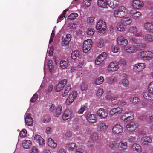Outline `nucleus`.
Here are the masks:
<instances>
[{
    "mask_svg": "<svg viewBox=\"0 0 153 153\" xmlns=\"http://www.w3.org/2000/svg\"><path fill=\"white\" fill-rule=\"evenodd\" d=\"M128 13V10L126 8L121 6L113 11V15L115 18H122L126 16Z\"/></svg>",
    "mask_w": 153,
    "mask_h": 153,
    "instance_id": "f257e3e1",
    "label": "nucleus"
},
{
    "mask_svg": "<svg viewBox=\"0 0 153 153\" xmlns=\"http://www.w3.org/2000/svg\"><path fill=\"white\" fill-rule=\"evenodd\" d=\"M143 96L145 100H153V81L149 83L148 85V91H144Z\"/></svg>",
    "mask_w": 153,
    "mask_h": 153,
    "instance_id": "f03ea898",
    "label": "nucleus"
},
{
    "mask_svg": "<svg viewBox=\"0 0 153 153\" xmlns=\"http://www.w3.org/2000/svg\"><path fill=\"white\" fill-rule=\"evenodd\" d=\"M138 56L141 59L150 60L153 58V53L148 51H141L138 53Z\"/></svg>",
    "mask_w": 153,
    "mask_h": 153,
    "instance_id": "7ed1b4c3",
    "label": "nucleus"
},
{
    "mask_svg": "<svg viewBox=\"0 0 153 153\" xmlns=\"http://www.w3.org/2000/svg\"><path fill=\"white\" fill-rule=\"evenodd\" d=\"M106 29V25L105 22L102 20H100L97 22L96 25V29L98 32L101 34L105 33Z\"/></svg>",
    "mask_w": 153,
    "mask_h": 153,
    "instance_id": "20e7f679",
    "label": "nucleus"
},
{
    "mask_svg": "<svg viewBox=\"0 0 153 153\" xmlns=\"http://www.w3.org/2000/svg\"><path fill=\"white\" fill-rule=\"evenodd\" d=\"M141 44L138 43L136 45L128 46L124 48V50L127 53H134L137 51L139 49L141 48Z\"/></svg>",
    "mask_w": 153,
    "mask_h": 153,
    "instance_id": "39448f33",
    "label": "nucleus"
},
{
    "mask_svg": "<svg viewBox=\"0 0 153 153\" xmlns=\"http://www.w3.org/2000/svg\"><path fill=\"white\" fill-rule=\"evenodd\" d=\"M93 42L92 40L90 39H88L85 40L83 45V51L84 53H87L91 49Z\"/></svg>",
    "mask_w": 153,
    "mask_h": 153,
    "instance_id": "423d86ee",
    "label": "nucleus"
},
{
    "mask_svg": "<svg viewBox=\"0 0 153 153\" xmlns=\"http://www.w3.org/2000/svg\"><path fill=\"white\" fill-rule=\"evenodd\" d=\"M123 131V128L120 124H117L114 126L111 129L112 133L114 135L122 134Z\"/></svg>",
    "mask_w": 153,
    "mask_h": 153,
    "instance_id": "0eeeda50",
    "label": "nucleus"
},
{
    "mask_svg": "<svg viewBox=\"0 0 153 153\" xmlns=\"http://www.w3.org/2000/svg\"><path fill=\"white\" fill-rule=\"evenodd\" d=\"M97 114L99 118L101 120H105L108 117V111L104 108H100L97 112Z\"/></svg>",
    "mask_w": 153,
    "mask_h": 153,
    "instance_id": "6e6552de",
    "label": "nucleus"
},
{
    "mask_svg": "<svg viewBox=\"0 0 153 153\" xmlns=\"http://www.w3.org/2000/svg\"><path fill=\"white\" fill-rule=\"evenodd\" d=\"M138 127L137 123L133 121L128 123L126 125L127 130L130 132H132L135 131Z\"/></svg>",
    "mask_w": 153,
    "mask_h": 153,
    "instance_id": "1a4fd4ad",
    "label": "nucleus"
},
{
    "mask_svg": "<svg viewBox=\"0 0 153 153\" xmlns=\"http://www.w3.org/2000/svg\"><path fill=\"white\" fill-rule=\"evenodd\" d=\"M86 118L87 122L90 124H95L97 121V118L94 114H87Z\"/></svg>",
    "mask_w": 153,
    "mask_h": 153,
    "instance_id": "9d476101",
    "label": "nucleus"
},
{
    "mask_svg": "<svg viewBox=\"0 0 153 153\" xmlns=\"http://www.w3.org/2000/svg\"><path fill=\"white\" fill-rule=\"evenodd\" d=\"M130 118L132 119L134 118V114L133 112H126L121 116L120 120L121 121L123 122Z\"/></svg>",
    "mask_w": 153,
    "mask_h": 153,
    "instance_id": "9b49d317",
    "label": "nucleus"
},
{
    "mask_svg": "<svg viewBox=\"0 0 153 153\" xmlns=\"http://www.w3.org/2000/svg\"><path fill=\"white\" fill-rule=\"evenodd\" d=\"M117 43L119 46L122 47H124L127 45L128 41L123 36H120L117 38Z\"/></svg>",
    "mask_w": 153,
    "mask_h": 153,
    "instance_id": "f8f14e48",
    "label": "nucleus"
},
{
    "mask_svg": "<svg viewBox=\"0 0 153 153\" xmlns=\"http://www.w3.org/2000/svg\"><path fill=\"white\" fill-rule=\"evenodd\" d=\"M119 63L117 62L110 63L108 68V70L110 72H113L117 71L119 68Z\"/></svg>",
    "mask_w": 153,
    "mask_h": 153,
    "instance_id": "ddd939ff",
    "label": "nucleus"
},
{
    "mask_svg": "<svg viewBox=\"0 0 153 153\" xmlns=\"http://www.w3.org/2000/svg\"><path fill=\"white\" fill-rule=\"evenodd\" d=\"M130 16L134 19H138L141 16L140 12L137 11L133 9L131 10L129 12Z\"/></svg>",
    "mask_w": 153,
    "mask_h": 153,
    "instance_id": "4468645a",
    "label": "nucleus"
},
{
    "mask_svg": "<svg viewBox=\"0 0 153 153\" xmlns=\"http://www.w3.org/2000/svg\"><path fill=\"white\" fill-rule=\"evenodd\" d=\"M132 5L134 8L139 9L143 7L144 4L140 0H134L132 1Z\"/></svg>",
    "mask_w": 153,
    "mask_h": 153,
    "instance_id": "2eb2a0df",
    "label": "nucleus"
},
{
    "mask_svg": "<svg viewBox=\"0 0 153 153\" xmlns=\"http://www.w3.org/2000/svg\"><path fill=\"white\" fill-rule=\"evenodd\" d=\"M145 64L143 63H139L135 64L133 66V69L136 72L142 71L145 68Z\"/></svg>",
    "mask_w": 153,
    "mask_h": 153,
    "instance_id": "dca6fc26",
    "label": "nucleus"
},
{
    "mask_svg": "<svg viewBox=\"0 0 153 153\" xmlns=\"http://www.w3.org/2000/svg\"><path fill=\"white\" fill-rule=\"evenodd\" d=\"M107 0V7L108 6L111 9H114L119 5L118 0Z\"/></svg>",
    "mask_w": 153,
    "mask_h": 153,
    "instance_id": "f3484780",
    "label": "nucleus"
},
{
    "mask_svg": "<svg viewBox=\"0 0 153 153\" xmlns=\"http://www.w3.org/2000/svg\"><path fill=\"white\" fill-rule=\"evenodd\" d=\"M77 95L76 91H74L70 93L68 97V104L72 103L76 98Z\"/></svg>",
    "mask_w": 153,
    "mask_h": 153,
    "instance_id": "a211bd4d",
    "label": "nucleus"
},
{
    "mask_svg": "<svg viewBox=\"0 0 153 153\" xmlns=\"http://www.w3.org/2000/svg\"><path fill=\"white\" fill-rule=\"evenodd\" d=\"M30 113L27 112L25 114V124L28 126H30L33 124V120L31 117Z\"/></svg>",
    "mask_w": 153,
    "mask_h": 153,
    "instance_id": "6ab92c4d",
    "label": "nucleus"
},
{
    "mask_svg": "<svg viewBox=\"0 0 153 153\" xmlns=\"http://www.w3.org/2000/svg\"><path fill=\"white\" fill-rule=\"evenodd\" d=\"M123 111V108L120 107H117L113 108L110 110L109 114L111 116H113L115 114H121Z\"/></svg>",
    "mask_w": 153,
    "mask_h": 153,
    "instance_id": "aec40b11",
    "label": "nucleus"
},
{
    "mask_svg": "<svg viewBox=\"0 0 153 153\" xmlns=\"http://www.w3.org/2000/svg\"><path fill=\"white\" fill-rule=\"evenodd\" d=\"M108 128V126L106 123L101 122L97 126V129L98 130L102 131L105 132L106 131Z\"/></svg>",
    "mask_w": 153,
    "mask_h": 153,
    "instance_id": "412c9836",
    "label": "nucleus"
},
{
    "mask_svg": "<svg viewBox=\"0 0 153 153\" xmlns=\"http://www.w3.org/2000/svg\"><path fill=\"white\" fill-rule=\"evenodd\" d=\"M131 148L132 150L136 151L138 153H140L142 151L141 146L140 144L137 143H134L132 144Z\"/></svg>",
    "mask_w": 153,
    "mask_h": 153,
    "instance_id": "4be33fe9",
    "label": "nucleus"
},
{
    "mask_svg": "<svg viewBox=\"0 0 153 153\" xmlns=\"http://www.w3.org/2000/svg\"><path fill=\"white\" fill-rule=\"evenodd\" d=\"M67 83L66 80L62 81L57 84L56 87V91L57 92L60 91L64 87Z\"/></svg>",
    "mask_w": 153,
    "mask_h": 153,
    "instance_id": "5701e85b",
    "label": "nucleus"
},
{
    "mask_svg": "<svg viewBox=\"0 0 153 153\" xmlns=\"http://www.w3.org/2000/svg\"><path fill=\"white\" fill-rule=\"evenodd\" d=\"M152 142V140L150 137L146 136L143 137L141 140L142 145L144 146H147Z\"/></svg>",
    "mask_w": 153,
    "mask_h": 153,
    "instance_id": "b1692460",
    "label": "nucleus"
},
{
    "mask_svg": "<svg viewBox=\"0 0 153 153\" xmlns=\"http://www.w3.org/2000/svg\"><path fill=\"white\" fill-rule=\"evenodd\" d=\"M144 29L147 31L153 33V22H148L144 24Z\"/></svg>",
    "mask_w": 153,
    "mask_h": 153,
    "instance_id": "393cba45",
    "label": "nucleus"
},
{
    "mask_svg": "<svg viewBox=\"0 0 153 153\" xmlns=\"http://www.w3.org/2000/svg\"><path fill=\"white\" fill-rule=\"evenodd\" d=\"M47 144L48 146L51 148H55L57 146V143L51 137L48 138Z\"/></svg>",
    "mask_w": 153,
    "mask_h": 153,
    "instance_id": "a878e982",
    "label": "nucleus"
},
{
    "mask_svg": "<svg viewBox=\"0 0 153 153\" xmlns=\"http://www.w3.org/2000/svg\"><path fill=\"white\" fill-rule=\"evenodd\" d=\"M34 138L35 141L38 143L40 146H43L45 145V142L44 140L40 135H35Z\"/></svg>",
    "mask_w": 153,
    "mask_h": 153,
    "instance_id": "bb28decb",
    "label": "nucleus"
},
{
    "mask_svg": "<svg viewBox=\"0 0 153 153\" xmlns=\"http://www.w3.org/2000/svg\"><path fill=\"white\" fill-rule=\"evenodd\" d=\"M118 147L122 151L126 150L128 147L127 143L126 142L121 141L119 143Z\"/></svg>",
    "mask_w": 153,
    "mask_h": 153,
    "instance_id": "cd10ccee",
    "label": "nucleus"
},
{
    "mask_svg": "<svg viewBox=\"0 0 153 153\" xmlns=\"http://www.w3.org/2000/svg\"><path fill=\"white\" fill-rule=\"evenodd\" d=\"M107 0H98V5L101 8H107Z\"/></svg>",
    "mask_w": 153,
    "mask_h": 153,
    "instance_id": "c85d7f7f",
    "label": "nucleus"
},
{
    "mask_svg": "<svg viewBox=\"0 0 153 153\" xmlns=\"http://www.w3.org/2000/svg\"><path fill=\"white\" fill-rule=\"evenodd\" d=\"M117 30L119 32H123L125 31V28L123 23L121 22L117 23L116 26Z\"/></svg>",
    "mask_w": 153,
    "mask_h": 153,
    "instance_id": "c756f323",
    "label": "nucleus"
},
{
    "mask_svg": "<svg viewBox=\"0 0 153 153\" xmlns=\"http://www.w3.org/2000/svg\"><path fill=\"white\" fill-rule=\"evenodd\" d=\"M104 81V78L103 76H100L97 77L94 80V83L97 85L102 84Z\"/></svg>",
    "mask_w": 153,
    "mask_h": 153,
    "instance_id": "7c9ffc66",
    "label": "nucleus"
},
{
    "mask_svg": "<svg viewBox=\"0 0 153 153\" xmlns=\"http://www.w3.org/2000/svg\"><path fill=\"white\" fill-rule=\"evenodd\" d=\"M31 142L30 140H25L23 141L22 146L25 149H27L30 146Z\"/></svg>",
    "mask_w": 153,
    "mask_h": 153,
    "instance_id": "2f4dec72",
    "label": "nucleus"
},
{
    "mask_svg": "<svg viewBox=\"0 0 153 153\" xmlns=\"http://www.w3.org/2000/svg\"><path fill=\"white\" fill-rule=\"evenodd\" d=\"M99 133L96 131H94L90 135V138L93 141H96L99 139Z\"/></svg>",
    "mask_w": 153,
    "mask_h": 153,
    "instance_id": "473e14b6",
    "label": "nucleus"
},
{
    "mask_svg": "<svg viewBox=\"0 0 153 153\" xmlns=\"http://www.w3.org/2000/svg\"><path fill=\"white\" fill-rule=\"evenodd\" d=\"M120 22L123 23V24H124L125 25H128L131 22V20L130 18L128 17H124L122 18L121 19Z\"/></svg>",
    "mask_w": 153,
    "mask_h": 153,
    "instance_id": "72a5a7b5",
    "label": "nucleus"
},
{
    "mask_svg": "<svg viewBox=\"0 0 153 153\" xmlns=\"http://www.w3.org/2000/svg\"><path fill=\"white\" fill-rule=\"evenodd\" d=\"M62 110V107L60 105L58 106L54 111V116L55 117H58L61 114Z\"/></svg>",
    "mask_w": 153,
    "mask_h": 153,
    "instance_id": "f704fd0d",
    "label": "nucleus"
},
{
    "mask_svg": "<svg viewBox=\"0 0 153 153\" xmlns=\"http://www.w3.org/2000/svg\"><path fill=\"white\" fill-rule=\"evenodd\" d=\"M117 97L115 96L112 95L111 92H109L107 93L105 96V98L110 101H113L117 99Z\"/></svg>",
    "mask_w": 153,
    "mask_h": 153,
    "instance_id": "c9c22d12",
    "label": "nucleus"
},
{
    "mask_svg": "<svg viewBox=\"0 0 153 153\" xmlns=\"http://www.w3.org/2000/svg\"><path fill=\"white\" fill-rule=\"evenodd\" d=\"M144 39L146 41L151 42L153 41V36L150 34H146L143 36Z\"/></svg>",
    "mask_w": 153,
    "mask_h": 153,
    "instance_id": "e433bc0d",
    "label": "nucleus"
},
{
    "mask_svg": "<svg viewBox=\"0 0 153 153\" xmlns=\"http://www.w3.org/2000/svg\"><path fill=\"white\" fill-rule=\"evenodd\" d=\"M79 52L76 50L73 51L71 53V57L72 59L74 60H76L77 58L79 56Z\"/></svg>",
    "mask_w": 153,
    "mask_h": 153,
    "instance_id": "4c0bfd02",
    "label": "nucleus"
},
{
    "mask_svg": "<svg viewBox=\"0 0 153 153\" xmlns=\"http://www.w3.org/2000/svg\"><path fill=\"white\" fill-rule=\"evenodd\" d=\"M92 2V0H84L83 6L85 8L88 7Z\"/></svg>",
    "mask_w": 153,
    "mask_h": 153,
    "instance_id": "58836bf2",
    "label": "nucleus"
},
{
    "mask_svg": "<svg viewBox=\"0 0 153 153\" xmlns=\"http://www.w3.org/2000/svg\"><path fill=\"white\" fill-rule=\"evenodd\" d=\"M94 18L93 17H90L87 18V23L90 25H92L94 23Z\"/></svg>",
    "mask_w": 153,
    "mask_h": 153,
    "instance_id": "ea45409f",
    "label": "nucleus"
},
{
    "mask_svg": "<svg viewBox=\"0 0 153 153\" xmlns=\"http://www.w3.org/2000/svg\"><path fill=\"white\" fill-rule=\"evenodd\" d=\"M117 145V143L115 141H111L108 143V146L112 150L114 149Z\"/></svg>",
    "mask_w": 153,
    "mask_h": 153,
    "instance_id": "a19ab883",
    "label": "nucleus"
},
{
    "mask_svg": "<svg viewBox=\"0 0 153 153\" xmlns=\"http://www.w3.org/2000/svg\"><path fill=\"white\" fill-rule=\"evenodd\" d=\"M97 46L99 48H102L104 45L103 40L102 39H99L97 42Z\"/></svg>",
    "mask_w": 153,
    "mask_h": 153,
    "instance_id": "79ce46f5",
    "label": "nucleus"
},
{
    "mask_svg": "<svg viewBox=\"0 0 153 153\" xmlns=\"http://www.w3.org/2000/svg\"><path fill=\"white\" fill-rule=\"evenodd\" d=\"M103 93V90L102 88L98 89L96 93V95L97 97L100 98L102 95Z\"/></svg>",
    "mask_w": 153,
    "mask_h": 153,
    "instance_id": "37998d69",
    "label": "nucleus"
},
{
    "mask_svg": "<svg viewBox=\"0 0 153 153\" xmlns=\"http://www.w3.org/2000/svg\"><path fill=\"white\" fill-rule=\"evenodd\" d=\"M48 66L49 69V71L51 72L53 68V63L52 61L51 60H49L48 62Z\"/></svg>",
    "mask_w": 153,
    "mask_h": 153,
    "instance_id": "c03bdc74",
    "label": "nucleus"
},
{
    "mask_svg": "<svg viewBox=\"0 0 153 153\" xmlns=\"http://www.w3.org/2000/svg\"><path fill=\"white\" fill-rule=\"evenodd\" d=\"M95 32V30L93 28H89L86 31V33L88 35L92 36Z\"/></svg>",
    "mask_w": 153,
    "mask_h": 153,
    "instance_id": "a18cd8bd",
    "label": "nucleus"
},
{
    "mask_svg": "<svg viewBox=\"0 0 153 153\" xmlns=\"http://www.w3.org/2000/svg\"><path fill=\"white\" fill-rule=\"evenodd\" d=\"M78 16V15L77 13H72L68 16V19L74 20Z\"/></svg>",
    "mask_w": 153,
    "mask_h": 153,
    "instance_id": "49530a36",
    "label": "nucleus"
},
{
    "mask_svg": "<svg viewBox=\"0 0 153 153\" xmlns=\"http://www.w3.org/2000/svg\"><path fill=\"white\" fill-rule=\"evenodd\" d=\"M129 31L130 33L135 34L137 32L138 30L136 27H131L129 28Z\"/></svg>",
    "mask_w": 153,
    "mask_h": 153,
    "instance_id": "de8ad7c7",
    "label": "nucleus"
},
{
    "mask_svg": "<svg viewBox=\"0 0 153 153\" xmlns=\"http://www.w3.org/2000/svg\"><path fill=\"white\" fill-rule=\"evenodd\" d=\"M61 44L62 46L65 47L67 45V35L65 37H63L62 39Z\"/></svg>",
    "mask_w": 153,
    "mask_h": 153,
    "instance_id": "09e8293b",
    "label": "nucleus"
},
{
    "mask_svg": "<svg viewBox=\"0 0 153 153\" xmlns=\"http://www.w3.org/2000/svg\"><path fill=\"white\" fill-rule=\"evenodd\" d=\"M66 10H65L63 12L62 14L59 16L57 20V23H58L59 22H60L61 20H62L63 18L65 16V15L66 14Z\"/></svg>",
    "mask_w": 153,
    "mask_h": 153,
    "instance_id": "8fccbe9b",
    "label": "nucleus"
},
{
    "mask_svg": "<svg viewBox=\"0 0 153 153\" xmlns=\"http://www.w3.org/2000/svg\"><path fill=\"white\" fill-rule=\"evenodd\" d=\"M107 56V54L105 52L102 53L98 57L103 62L106 58Z\"/></svg>",
    "mask_w": 153,
    "mask_h": 153,
    "instance_id": "3c124183",
    "label": "nucleus"
},
{
    "mask_svg": "<svg viewBox=\"0 0 153 153\" xmlns=\"http://www.w3.org/2000/svg\"><path fill=\"white\" fill-rule=\"evenodd\" d=\"M87 109V107L84 105H82L80 108L78 110V113L79 114H82Z\"/></svg>",
    "mask_w": 153,
    "mask_h": 153,
    "instance_id": "603ef678",
    "label": "nucleus"
},
{
    "mask_svg": "<svg viewBox=\"0 0 153 153\" xmlns=\"http://www.w3.org/2000/svg\"><path fill=\"white\" fill-rule=\"evenodd\" d=\"M60 66L62 68H65L67 66V62L65 60L61 61L60 63Z\"/></svg>",
    "mask_w": 153,
    "mask_h": 153,
    "instance_id": "864d4df0",
    "label": "nucleus"
},
{
    "mask_svg": "<svg viewBox=\"0 0 153 153\" xmlns=\"http://www.w3.org/2000/svg\"><path fill=\"white\" fill-rule=\"evenodd\" d=\"M126 102L123 100H119L117 102V105L120 107H123L126 105Z\"/></svg>",
    "mask_w": 153,
    "mask_h": 153,
    "instance_id": "5fc2aeb1",
    "label": "nucleus"
},
{
    "mask_svg": "<svg viewBox=\"0 0 153 153\" xmlns=\"http://www.w3.org/2000/svg\"><path fill=\"white\" fill-rule=\"evenodd\" d=\"M122 83L123 85L125 87H128L129 85V82L126 78L123 80Z\"/></svg>",
    "mask_w": 153,
    "mask_h": 153,
    "instance_id": "6e6d98bb",
    "label": "nucleus"
},
{
    "mask_svg": "<svg viewBox=\"0 0 153 153\" xmlns=\"http://www.w3.org/2000/svg\"><path fill=\"white\" fill-rule=\"evenodd\" d=\"M84 60H80L79 61L77 64L76 67L77 68H81L84 64Z\"/></svg>",
    "mask_w": 153,
    "mask_h": 153,
    "instance_id": "4d7b16f0",
    "label": "nucleus"
},
{
    "mask_svg": "<svg viewBox=\"0 0 153 153\" xmlns=\"http://www.w3.org/2000/svg\"><path fill=\"white\" fill-rule=\"evenodd\" d=\"M55 27L53 29V30L52 31V32L51 33V37L49 41V44H50L51 43L53 39V38L54 37V36L55 35Z\"/></svg>",
    "mask_w": 153,
    "mask_h": 153,
    "instance_id": "13d9d810",
    "label": "nucleus"
},
{
    "mask_svg": "<svg viewBox=\"0 0 153 153\" xmlns=\"http://www.w3.org/2000/svg\"><path fill=\"white\" fill-rule=\"evenodd\" d=\"M38 97V95L37 94H35L30 100V101L32 103H34L37 100Z\"/></svg>",
    "mask_w": 153,
    "mask_h": 153,
    "instance_id": "bf43d9fd",
    "label": "nucleus"
},
{
    "mask_svg": "<svg viewBox=\"0 0 153 153\" xmlns=\"http://www.w3.org/2000/svg\"><path fill=\"white\" fill-rule=\"evenodd\" d=\"M27 131L25 129L22 130L20 133V136L21 137H24L26 136Z\"/></svg>",
    "mask_w": 153,
    "mask_h": 153,
    "instance_id": "052dcab7",
    "label": "nucleus"
},
{
    "mask_svg": "<svg viewBox=\"0 0 153 153\" xmlns=\"http://www.w3.org/2000/svg\"><path fill=\"white\" fill-rule=\"evenodd\" d=\"M88 88L87 85L84 83H82L81 85V89L82 91L86 90Z\"/></svg>",
    "mask_w": 153,
    "mask_h": 153,
    "instance_id": "680f3d73",
    "label": "nucleus"
},
{
    "mask_svg": "<svg viewBox=\"0 0 153 153\" xmlns=\"http://www.w3.org/2000/svg\"><path fill=\"white\" fill-rule=\"evenodd\" d=\"M119 50V47L117 46H115L111 47V51L112 52L114 53H116L118 52Z\"/></svg>",
    "mask_w": 153,
    "mask_h": 153,
    "instance_id": "e2e57ef3",
    "label": "nucleus"
},
{
    "mask_svg": "<svg viewBox=\"0 0 153 153\" xmlns=\"http://www.w3.org/2000/svg\"><path fill=\"white\" fill-rule=\"evenodd\" d=\"M30 153H38L39 151L37 147H33L30 150Z\"/></svg>",
    "mask_w": 153,
    "mask_h": 153,
    "instance_id": "0e129e2a",
    "label": "nucleus"
},
{
    "mask_svg": "<svg viewBox=\"0 0 153 153\" xmlns=\"http://www.w3.org/2000/svg\"><path fill=\"white\" fill-rule=\"evenodd\" d=\"M139 99L137 97H131L130 101L133 103H136L139 102Z\"/></svg>",
    "mask_w": 153,
    "mask_h": 153,
    "instance_id": "69168bd1",
    "label": "nucleus"
},
{
    "mask_svg": "<svg viewBox=\"0 0 153 153\" xmlns=\"http://www.w3.org/2000/svg\"><path fill=\"white\" fill-rule=\"evenodd\" d=\"M68 147L69 150L72 151L75 147V144L74 143H71L68 144Z\"/></svg>",
    "mask_w": 153,
    "mask_h": 153,
    "instance_id": "338daca9",
    "label": "nucleus"
},
{
    "mask_svg": "<svg viewBox=\"0 0 153 153\" xmlns=\"http://www.w3.org/2000/svg\"><path fill=\"white\" fill-rule=\"evenodd\" d=\"M53 47L52 46L49 48L47 51L48 54L51 56H52L53 53Z\"/></svg>",
    "mask_w": 153,
    "mask_h": 153,
    "instance_id": "774afa93",
    "label": "nucleus"
}]
</instances>
